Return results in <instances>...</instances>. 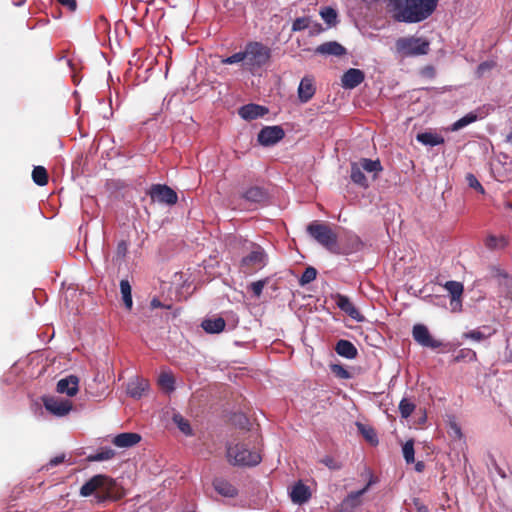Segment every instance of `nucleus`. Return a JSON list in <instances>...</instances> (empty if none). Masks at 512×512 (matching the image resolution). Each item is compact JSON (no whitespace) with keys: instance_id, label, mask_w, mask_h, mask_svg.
<instances>
[{"instance_id":"obj_1","label":"nucleus","mask_w":512,"mask_h":512,"mask_svg":"<svg viewBox=\"0 0 512 512\" xmlns=\"http://www.w3.org/2000/svg\"><path fill=\"white\" fill-rule=\"evenodd\" d=\"M386 11L396 22L419 23L429 18L439 0H386Z\"/></svg>"},{"instance_id":"obj_2","label":"nucleus","mask_w":512,"mask_h":512,"mask_svg":"<svg viewBox=\"0 0 512 512\" xmlns=\"http://www.w3.org/2000/svg\"><path fill=\"white\" fill-rule=\"evenodd\" d=\"M259 436L257 433L241 432L233 441L226 445V456L230 464L234 466L252 467L258 465L261 460L259 448L255 445Z\"/></svg>"},{"instance_id":"obj_3","label":"nucleus","mask_w":512,"mask_h":512,"mask_svg":"<svg viewBox=\"0 0 512 512\" xmlns=\"http://www.w3.org/2000/svg\"><path fill=\"white\" fill-rule=\"evenodd\" d=\"M307 233L318 244L333 254H339L340 248L337 245L338 236L329 224L321 221H312L306 228Z\"/></svg>"},{"instance_id":"obj_4","label":"nucleus","mask_w":512,"mask_h":512,"mask_svg":"<svg viewBox=\"0 0 512 512\" xmlns=\"http://www.w3.org/2000/svg\"><path fill=\"white\" fill-rule=\"evenodd\" d=\"M396 51L403 57H415L428 54L430 42L421 37H400L395 42Z\"/></svg>"},{"instance_id":"obj_5","label":"nucleus","mask_w":512,"mask_h":512,"mask_svg":"<svg viewBox=\"0 0 512 512\" xmlns=\"http://www.w3.org/2000/svg\"><path fill=\"white\" fill-rule=\"evenodd\" d=\"M245 65L250 70L266 65L271 57V49L260 42H249L245 46Z\"/></svg>"},{"instance_id":"obj_6","label":"nucleus","mask_w":512,"mask_h":512,"mask_svg":"<svg viewBox=\"0 0 512 512\" xmlns=\"http://www.w3.org/2000/svg\"><path fill=\"white\" fill-rule=\"evenodd\" d=\"M267 263V255L265 251L257 246L247 256L241 260V270L245 274H252L262 269Z\"/></svg>"},{"instance_id":"obj_7","label":"nucleus","mask_w":512,"mask_h":512,"mask_svg":"<svg viewBox=\"0 0 512 512\" xmlns=\"http://www.w3.org/2000/svg\"><path fill=\"white\" fill-rule=\"evenodd\" d=\"M366 473L369 475V482L362 489L349 493L342 501L343 507L354 509L360 506L362 503L361 497L371 486L378 482V478L373 474L372 470H366Z\"/></svg>"},{"instance_id":"obj_8","label":"nucleus","mask_w":512,"mask_h":512,"mask_svg":"<svg viewBox=\"0 0 512 512\" xmlns=\"http://www.w3.org/2000/svg\"><path fill=\"white\" fill-rule=\"evenodd\" d=\"M43 405L47 411L57 417H63L72 410V402L70 400L59 399L54 396L44 397Z\"/></svg>"},{"instance_id":"obj_9","label":"nucleus","mask_w":512,"mask_h":512,"mask_svg":"<svg viewBox=\"0 0 512 512\" xmlns=\"http://www.w3.org/2000/svg\"><path fill=\"white\" fill-rule=\"evenodd\" d=\"M285 136V132L281 126H266L260 130L257 140L260 145L268 147L275 145Z\"/></svg>"},{"instance_id":"obj_10","label":"nucleus","mask_w":512,"mask_h":512,"mask_svg":"<svg viewBox=\"0 0 512 512\" xmlns=\"http://www.w3.org/2000/svg\"><path fill=\"white\" fill-rule=\"evenodd\" d=\"M412 336L414 340L423 347L436 349L442 345L441 341L436 340L431 336L428 328L423 324L414 325Z\"/></svg>"},{"instance_id":"obj_11","label":"nucleus","mask_w":512,"mask_h":512,"mask_svg":"<svg viewBox=\"0 0 512 512\" xmlns=\"http://www.w3.org/2000/svg\"><path fill=\"white\" fill-rule=\"evenodd\" d=\"M123 494L120 492L116 481L106 476V481L99 487L97 498L100 502L106 500H119Z\"/></svg>"},{"instance_id":"obj_12","label":"nucleus","mask_w":512,"mask_h":512,"mask_svg":"<svg viewBox=\"0 0 512 512\" xmlns=\"http://www.w3.org/2000/svg\"><path fill=\"white\" fill-rule=\"evenodd\" d=\"M444 288L448 291L451 297V307L453 311H460L462 308L461 298L464 292V286L458 281H447Z\"/></svg>"},{"instance_id":"obj_13","label":"nucleus","mask_w":512,"mask_h":512,"mask_svg":"<svg viewBox=\"0 0 512 512\" xmlns=\"http://www.w3.org/2000/svg\"><path fill=\"white\" fill-rule=\"evenodd\" d=\"M365 79L362 70L356 68L348 69L341 77V85L344 89H354L359 86Z\"/></svg>"},{"instance_id":"obj_14","label":"nucleus","mask_w":512,"mask_h":512,"mask_svg":"<svg viewBox=\"0 0 512 512\" xmlns=\"http://www.w3.org/2000/svg\"><path fill=\"white\" fill-rule=\"evenodd\" d=\"M336 304L343 312H345L352 319L358 322H363L365 320V317L359 312V310L355 307V305L350 301V299L347 296L337 294Z\"/></svg>"},{"instance_id":"obj_15","label":"nucleus","mask_w":512,"mask_h":512,"mask_svg":"<svg viewBox=\"0 0 512 512\" xmlns=\"http://www.w3.org/2000/svg\"><path fill=\"white\" fill-rule=\"evenodd\" d=\"M56 390L58 393L66 394L70 397L75 396L79 391V378L75 375H69L60 379Z\"/></svg>"},{"instance_id":"obj_16","label":"nucleus","mask_w":512,"mask_h":512,"mask_svg":"<svg viewBox=\"0 0 512 512\" xmlns=\"http://www.w3.org/2000/svg\"><path fill=\"white\" fill-rule=\"evenodd\" d=\"M268 112L267 107L253 103L244 105L238 110L240 117L248 121L263 117Z\"/></svg>"},{"instance_id":"obj_17","label":"nucleus","mask_w":512,"mask_h":512,"mask_svg":"<svg viewBox=\"0 0 512 512\" xmlns=\"http://www.w3.org/2000/svg\"><path fill=\"white\" fill-rule=\"evenodd\" d=\"M212 485L215 491L223 497L234 498L238 495L237 488L222 477L214 478Z\"/></svg>"},{"instance_id":"obj_18","label":"nucleus","mask_w":512,"mask_h":512,"mask_svg":"<svg viewBox=\"0 0 512 512\" xmlns=\"http://www.w3.org/2000/svg\"><path fill=\"white\" fill-rule=\"evenodd\" d=\"M315 91L314 79L310 76L303 77L298 87V98L300 102L307 103L312 99Z\"/></svg>"},{"instance_id":"obj_19","label":"nucleus","mask_w":512,"mask_h":512,"mask_svg":"<svg viewBox=\"0 0 512 512\" xmlns=\"http://www.w3.org/2000/svg\"><path fill=\"white\" fill-rule=\"evenodd\" d=\"M290 498L295 504L306 503L311 498V492L308 486L302 481H298L290 491Z\"/></svg>"},{"instance_id":"obj_20","label":"nucleus","mask_w":512,"mask_h":512,"mask_svg":"<svg viewBox=\"0 0 512 512\" xmlns=\"http://www.w3.org/2000/svg\"><path fill=\"white\" fill-rule=\"evenodd\" d=\"M141 441V435L134 432H125L116 435L112 443L120 448H129Z\"/></svg>"},{"instance_id":"obj_21","label":"nucleus","mask_w":512,"mask_h":512,"mask_svg":"<svg viewBox=\"0 0 512 512\" xmlns=\"http://www.w3.org/2000/svg\"><path fill=\"white\" fill-rule=\"evenodd\" d=\"M363 242L360 237L356 234H347L343 241L342 248L340 249L339 254H352L358 252L362 249Z\"/></svg>"},{"instance_id":"obj_22","label":"nucleus","mask_w":512,"mask_h":512,"mask_svg":"<svg viewBox=\"0 0 512 512\" xmlns=\"http://www.w3.org/2000/svg\"><path fill=\"white\" fill-rule=\"evenodd\" d=\"M315 52L322 55H334L339 57L346 54V49L336 41H329L319 45Z\"/></svg>"},{"instance_id":"obj_23","label":"nucleus","mask_w":512,"mask_h":512,"mask_svg":"<svg viewBox=\"0 0 512 512\" xmlns=\"http://www.w3.org/2000/svg\"><path fill=\"white\" fill-rule=\"evenodd\" d=\"M106 481V475H95L89 479L80 489V494L84 497L92 495L94 492L99 491V487Z\"/></svg>"},{"instance_id":"obj_24","label":"nucleus","mask_w":512,"mask_h":512,"mask_svg":"<svg viewBox=\"0 0 512 512\" xmlns=\"http://www.w3.org/2000/svg\"><path fill=\"white\" fill-rule=\"evenodd\" d=\"M335 351L338 355L347 359H354L357 354V348L348 340L341 339L336 343Z\"/></svg>"},{"instance_id":"obj_25","label":"nucleus","mask_w":512,"mask_h":512,"mask_svg":"<svg viewBox=\"0 0 512 512\" xmlns=\"http://www.w3.org/2000/svg\"><path fill=\"white\" fill-rule=\"evenodd\" d=\"M364 172L371 173L373 175V179H375L378 174L383 170L381 162L379 159L372 160L368 158H361L356 162Z\"/></svg>"},{"instance_id":"obj_26","label":"nucleus","mask_w":512,"mask_h":512,"mask_svg":"<svg viewBox=\"0 0 512 512\" xmlns=\"http://www.w3.org/2000/svg\"><path fill=\"white\" fill-rule=\"evenodd\" d=\"M148 387V381L137 378L128 383L127 393L133 398H140Z\"/></svg>"},{"instance_id":"obj_27","label":"nucleus","mask_w":512,"mask_h":512,"mask_svg":"<svg viewBox=\"0 0 512 512\" xmlns=\"http://www.w3.org/2000/svg\"><path fill=\"white\" fill-rule=\"evenodd\" d=\"M201 326L205 332L214 334L222 332L225 329L226 322L222 317H217L203 320Z\"/></svg>"},{"instance_id":"obj_28","label":"nucleus","mask_w":512,"mask_h":512,"mask_svg":"<svg viewBox=\"0 0 512 512\" xmlns=\"http://www.w3.org/2000/svg\"><path fill=\"white\" fill-rule=\"evenodd\" d=\"M350 178L355 184L359 185L360 187H368L367 177L365 176L364 171L356 162L351 163Z\"/></svg>"},{"instance_id":"obj_29","label":"nucleus","mask_w":512,"mask_h":512,"mask_svg":"<svg viewBox=\"0 0 512 512\" xmlns=\"http://www.w3.org/2000/svg\"><path fill=\"white\" fill-rule=\"evenodd\" d=\"M509 244L506 236L488 235L485 240V246L490 250L504 249Z\"/></svg>"},{"instance_id":"obj_30","label":"nucleus","mask_w":512,"mask_h":512,"mask_svg":"<svg viewBox=\"0 0 512 512\" xmlns=\"http://www.w3.org/2000/svg\"><path fill=\"white\" fill-rule=\"evenodd\" d=\"M31 176L33 182L38 186H45L49 182V174L44 166H35Z\"/></svg>"},{"instance_id":"obj_31","label":"nucleus","mask_w":512,"mask_h":512,"mask_svg":"<svg viewBox=\"0 0 512 512\" xmlns=\"http://www.w3.org/2000/svg\"><path fill=\"white\" fill-rule=\"evenodd\" d=\"M120 291L122 294V300L127 310H131L133 306L131 285L128 280L123 279L120 281Z\"/></svg>"},{"instance_id":"obj_32","label":"nucleus","mask_w":512,"mask_h":512,"mask_svg":"<svg viewBox=\"0 0 512 512\" xmlns=\"http://www.w3.org/2000/svg\"><path fill=\"white\" fill-rule=\"evenodd\" d=\"M416 138L420 143L429 146H437L444 142L441 136L430 132L419 133Z\"/></svg>"},{"instance_id":"obj_33","label":"nucleus","mask_w":512,"mask_h":512,"mask_svg":"<svg viewBox=\"0 0 512 512\" xmlns=\"http://www.w3.org/2000/svg\"><path fill=\"white\" fill-rule=\"evenodd\" d=\"M152 203L172 206L178 201V194H150Z\"/></svg>"},{"instance_id":"obj_34","label":"nucleus","mask_w":512,"mask_h":512,"mask_svg":"<svg viewBox=\"0 0 512 512\" xmlns=\"http://www.w3.org/2000/svg\"><path fill=\"white\" fill-rule=\"evenodd\" d=\"M357 427L359 432L362 434V436L365 438L367 442H369L372 445L378 444L376 432L372 427L366 426L362 423H357Z\"/></svg>"},{"instance_id":"obj_35","label":"nucleus","mask_w":512,"mask_h":512,"mask_svg":"<svg viewBox=\"0 0 512 512\" xmlns=\"http://www.w3.org/2000/svg\"><path fill=\"white\" fill-rule=\"evenodd\" d=\"M477 119H478V115L475 112H470V113L466 114L465 116H463L462 118H460L459 120H457L456 122H454L452 124L451 130L458 131V130L466 127L467 125L474 123L475 121H477Z\"/></svg>"},{"instance_id":"obj_36","label":"nucleus","mask_w":512,"mask_h":512,"mask_svg":"<svg viewBox=\"0 0 512 512\" xmlns=\"http://www.w3.org/2000/svg\"><path fill=\"white\" fill-rule=\"evenodd\" d=\"M319 14L329 27L337 24L338 15L335 9L331 7H324L320 10Z\"/></svg>"},{"instance_id":"obj_37","label":"nucleus","mask_w":512,"mask_h":512,"mask_svg":"<svg viewBox=\"0 0 512 512\" xmlns=\"http://www.w3.org/2000/svg\"><path fill=\"white\" fill-rule=\"evenodd\" d=\"M115 456L114 450L110 448H102L100 451L87 457L88 461H105L112 459Z\"/></svg>"},{"instance_id":"obj_38","label":"nucleus","mask_w":512,"mask_h":512,"mask_svg":"<svg viewBox=\"0 0 512 512\" xmlns=\"http://www.w3.org/2000/svg\"><path fill=\"white\" fill-rule=\"evenodd\" d=\"M402 452H403V457H404L406 463L411 464V463L415 462V458H414L415 450H414V440L413 439H409L404 443V445L402 447Z\"/></svg>"},{"instance_id":"obj_39","label":"nucleus","mask_w":512,"mask_h":512,"mask_svg":"<svg viewBox=\"0 0 512 512\" xmlns=\"http://www.w3.org/2000/svg\"><path fill=\"white\" fill-rule=\"evenodd\" d=\"M159 385L166 391H173L175 379L171 373L163 372L158 378Z\"/></svg>"},{"instance_id":"obj_40","label":"nucleus","mask_w":512,"mask_h":512,"mask_svg":"<svg viewBox=\"0 0 512 512\" xmlns=\"http://www.w3.org/2000/svg\"><path fill=\"white\" fill-rule=\"evenodd\" d=\"M416 406L407 398H403L399 403V412L402 418H408L414 412Z\"/></svg>"},{"instance_id":"obj_41","label":"nucleus","mask_w":512,"mask_h":512,"mask_svg":"<svg viewBox=\"0 0 512 512\" xmlns=\"http://www.w3.org/2000/svg\"><path fill=\"white\" fill-rule=\"evenodd\" d=\"M269 282V278H264V279H261V280H258V281H255V282H252L248 289L250 291H252V293L254 294L255 297L259 298L261 295H262V292H263V288L265 287V285H267Z\"/></svg>"},{"instance_id":"obj_42","label":"nucleus","mask_w":512,"mask_h":512,"mask_svg":"<svg viewBox=\"0 0 512 512\" xmlns=\"http://www.w3.org/2000/svg\"><path fill=\"white\" fill-rule=\"evenodd\" d=\"M316 276H317V270L311 266L307 267L304 270V272L299 280L300 285L304 286V285L314 281L316 279Z\"/></svg>"},{"instance_id":"obj_43","label":"nucleus","mask_w":512,"mask_h":512,"mask_svg":"<svg viewBox=\"0 0 512 512\" xmlns=\"http://www.w3.org/2000/svg\"><path fill=\"white\" fill-rule=\"evenodd\" d=\"M494 332L495 331L493 330V331H489L487 334H485L484 332H482L480 330H471L469 332L464 333L463 337L466 338V339H472V340H475V341H481V340H484V339L488 338L492 334H494Z\"/></svg>"},{"instance_id":"obj_44","label":"nucleus","mask_w":512,"mask_h":512,"mask_svg":"<svg viewBox=\"0 0 512 512\" xmlns=\"http://www.w3.org/2000/svg\"><path fill=\"white\" fill-rule=\"evenodd\" d=\"M173 420L177 424L181 432H183L185 435H192V429L189 422L186 419H184L181 415H175Z\"/></svg>"},{"instance_id":"obj_45","label":"nucleus","mask_w":512,"mask_h":512,"mask_svg":"<svg viewBox=\"0 0 512 512\" xmlns=\"http://www.w3.org/2000/svg\"><path fill=\"white\" fill-rule=\"evenodd\" d=\"M311 18L310 17H299L293 21L292 31H302L308 29L310 27Z\"/></svg>"},{"instance_id":"obj_46","label":"nucleus","mask_w":512,"mask_h":512,"mask_svg":"<svg viewBox=\"0 0 512 512\" xmlns=\"http://www.w3.org/2000/svg\"><path fill=\"white\" fill-rule=\"evenodd\" d=\"M320 463L324 464L326 467H328L330 470H340L342 468V463L336 460L332 456H324Z\"/></svg>"},{"instance_id":"obj_47","label":"nucleus","mask_w":512,"mask_h":512,"mask_svg":"<svg viewBox=\"0 0 512 512\" xmlns=\"http://www.w3.org/2000/svg\"><path fill=\"white\" fill-rule=\"evenodd\" d=\"M243 61L246 62L245 50L224 58L221 62L223 64H235Z\"/></svg>"},{"instance_id":"obj_48","label":"nucleus","mask_w":512,"mask_h":512,"mask_svg":"<svg viewBox=\"0 0 512 512\" xmlns=\"http://www.w3.org/2000/svg\"><path fill=\"white\" fill-rule=\"evenodd\" d=\"M466 181L470 188L476 190L477 192H484V189L478 179L471 173L466 175Z\"/></svg>"},{"instance_id":"obj_49","label":"nucleus","mask_w":512,"mask_h":512,"mask_svg":"<svg viewBox=\"0 0 512 512\" xmlns=\"http://www.w3.org/2000/svg\"><path fill=\"white\" fill-rule=\"evenodd\" d=\"M128 252V243L126 240H121L117 244L116 256L119 259H123Z\"/></svg>"},{"instance_id":"obj_50","label":"nucleus","mask_w":512,"mask_h":512,"mask_svg":"<svg viewBox=\"0 0 512 512\" xmlns=\"http://www.w3.org/2000/svg\"><path fill=\"white\" fill-rule=\"evenodd\" d=\"M495 63L492 61H485L479 64L477 67V74L479 77L483 76L485 72L490 71L494 67Z\"/></svg>"},{"instance_id":"obj_51","label":"nucleus","mask_w":512,"mask_h":512,"mask_svg":"<svg viewBox=\"0 0 512 512\" xmlns=\"http://www.w3.org/2000/svg\"><path fill=\"white\" fill-rule=\"evenodd\" d=\"M146 192H174V190L165 184H153Z\"/></svg>"},{"instance_id":"obj_52","label":"nucleus","mask_w":512,"mask_h":512,"mask_svg":"<svg viewBox=\"0 0 512 512\" xmlns=\"http://www.w3.org/2000/svg\"><path fill=\"white\" fill-rule=\"evenodd\" d=\"M244 200L251 202H260L263 201L267 194H239Z\"/></svg>"},{"instance_id":"obj_53","label":"nucleus","mask_w":512,"mask_h":512,"mask_svg":"<svg viewBox=\"0 0 512 512\" xmlns=\"http://www.w3.org/2000/svg\"><path fill=\"white\" fill-rule=\"evenodd\" d=\"M332 371L340 378H343V379H348L350 378V374L349 372L344 368L342 367L341 365H333L332 366Z\"/></svg>"},{"instance_id":"obj_54","label":"nucleus","mask_w":512,"mask_h":512,"mask_svg":"<svg viewBox=\"0 0 512 512\" xmlns=\"http://www.w3.org/2000/svg\"><path fill=\"white\" fill-rule=\"evenodd\" d=\"M61 6L67 8L69 12H74L77 9L76 0H56Z\"/></svg>"},{"instance_id":"obj_55","label":"nucleus","mask_w":512,"mask_h":512,"mask_svg":"<svg viewBox=\"0 0 512 512\" xmlns=\"http://www.w3.org/2000/svg\"><path fill=\"white\" fill-rule=\"evenodd\" d=\"M310 35H318L324 31L322 25L318 22H314L311 20L310 27H308Z\"/></svg>"},{"instance_id":"obj_56","label":"nucleus","mask_w":512,"mask_h":512,"mask_svg":"<svg viewBox=\"0 0 512 512\" xmlns=\"http://www.w3.org/2000/svg\"><path fill=\"white\" fill-rule=\"evenodd\" d=\"M413 504L417 512H429V508L419 499H414Z\"/></svg>"},{"instance_id":"obj_57","label":"nucleus","mask_w":512,"mask_h":512,"mask_svg":"<svg viewBox=\"0 0 512 512\" xmlns=\"http://www.w3.org/2000/svg\"><path fill=\"white\" fill-rule=\"evenodd\" d=\"M64 461H65V455L61 454V455H58V456H55L54 458H52L49 461L48 466L54 467V466H57V465L63 463Z\"/></svg>"},{"instance_id":"obj_58","label":"nucleus","mask_w":512,"mask_h":512,"mask_svg":"<svg viewBox=\"0 0 512 512\" xmlns=\"http://www.w3.org/2000/svg\"><path fill=\"white\" fill-rule=\"evenodd\" d=\"M466 354L467 355H471V359H474V360L476 359V353L473 350H471V349H462L460 351V355L458 356V358L459 357H465Z\"/></svg>"},{"instance_id":"obj_59","label":"nucleus","mask_w":512,"mask_h":512,"mask_svg":"<svg viewBox=\"0 0 512 512\" xmlns=\"http://www.w3.org/2000/svg\"><path fill=\"white\" fill-rule=\"evenodd\" d=\"M150 306L152 309H156V308H162L164 307V305L160 302L159 299L157 298H153L150 302Z\"/></svg>"},{"instance_id":"obj_60","label":"nucleus","mask_w":512,"mask_h":512,"mask_svg":"<svg viewBox=\"0 0 512 512\" xmlns=\"http://www.w3.org/2000/svg\"><path fill=\"white\" fill-rule=\"evenodd\" d=\"M450 427L458 438L462 436L461 429L456 423H451Z\"/></svg>"},{"instance_id":"obj_61","label":"nucleus","mask_w":512,"mask_h":512,"mask_svg":"<svg viewBox=\"0 0 512 512\" xmlns=\"http://www.w3.org/2000/svg\"><path fill=\"white\" fill-rule=\"evenodd\" d=\"M425 468V464L423 461H418L416 464H415V470L417 472H422Z\"/></svg>"},{"instance_id":"obj_62","label":"nucleus","mask_w":512,"mask_h":512,"mask_svg":"<svg viewBox=\"0 0 512 512\" xmlns=\"http://www.w3.org/2000/svg\"><path fill=\"white\" fill-rule=\"evenodd\" d=\"M94 202V197L92 195H86V197L84 199H82V204L85 205V204H89V203H92Z\"/></svg>"},{"instance_id":"obj_63","label":"nucleus","mask_w":512,"mask_h":512,"mask_svg":"<svg viewBox=\"0 0 512 512\" xmlns=\"http://www.w3.org/2000/svg\"><path fill=\"white\" fill-rule=\"evenodd\" d=\"M366 470H371L368 467H365L364 470L361 472L360 476L364 479H367V483L369 482V475L366 473Z\"/></svg>"},{"instance_id":"obj_64","label":"nucleus","mask_w":512,"mask_h":512,"mask_svg":"<svg viewBox=\"0 0 512 512\" xmlns=\"http://www.w3.org/2000/svg\"><path fill=\"white\" fill-rule=\"evenodd\" d=\"M505 142L512 145V131L506 135Z\"/></svg>"}]
</instances>
